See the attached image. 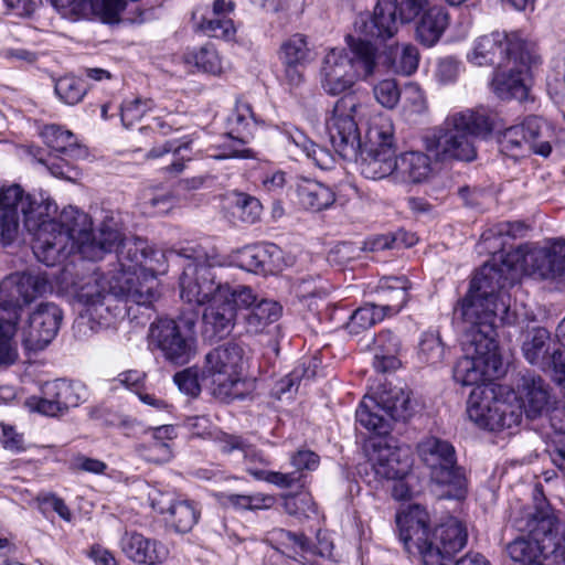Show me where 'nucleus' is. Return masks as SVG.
Masks as SVG:
<instances>
[{
	"mask_svg": "<svg viewBox=\"0 0 565 565\" xmlns=\"http://www.w3.org/2000/svg\"><path fill=\"white\" fill-rule=\"evenodd\" d=\"M513 266L486 263L473 276L469 290L460 302V313L466 324L463 334L481 335L495 341L497 321L513 323L510 312L511 298L507 289L516 281Z\"/></svg>",
	"mask_w": 565,
	"mask_h": 565,
	"instance_id": "obj_2",
	"label": "nucleus"
},
{
	"mask_svg": "<svg viewBox=\"0 0 565 565\" xmlns=\"http://www.w3.org/2000/svg\"><path fill=\"white\" fill-rule=\"evenodd\" d=\"M385 318L383 309L375 306V302L365 303L358 308L350 317L347 329L352 334H359Z\"/></svg>",
	"mask_w": 565,
	"mask_h": 565,
	"instance_id": "obj_46",
	"label": "nucleus"
},
{
	"mask_svg": "<svg viewBox=\"0 0 565 565\" xmlns=\"http://www.w3.org/2000/svg\"><path fill=\"white\" fill-rule=\"evenodd\" d=\"M375 99L385 108L393 109L401 100L402 90L395 79H383L373 87Z\"/></svg>",
	"mask_w": 565,
	"mask_h": 565,
	"instance_id": "obj_57",
	"label": "nucleus"
},
{
	"mask_svg": "<svg viewBox=\"0 0 565 565\" xmlns=\"http://www.w3.org/2000/svg\"><path fill=\"white\" fill-rule=\"evenodd\" d=\"M284 509L290 515L309 516L310 512H316L315 503L309 494L286 495L284 498Z\"/></svg>",
	"mask_w": 565,
	"mask_h": 565,
	"instance_id": "obj_60",
	"label": "nucleus"
},
{
	"mask_svg": "<svg viewBox=\"0 0 565 565\" xmlns=\"http://www.w3.org/2000/svg\"><path fill=\"white\" fill-rule=\"evenodd\" d=\"M551 372L553 381L565 386V352L554 350L551 355H547L545 361L541 364Z\"/></svg>",
	"mask_w": 565,
	"mask_h": 565,
	"instance_id": "obj_64",
	"label": "nucleus"
},
{
	"mask_svg": "<svg viewBox=\"0 0 565 565\" xmlns=\"http://www.w3.org/2000/svg\"><path fill=\"white\" fill-rule=\"evenodd\" d=\"M194 321L191 319H158L150 326L149 339L163 358L175 365H183L194 354Z\"/></svg>",
	"mask_w": 565,
	"mask_h": 565,
	"instance_id": "obj_18",
	"label": "nucleus"
},
{
	"mask_svg": "<svg viewBox=\"0 0 565 565\" xmlns=\"http://www.w3.org/2000/svg\"><path fill=\"white\" fill-rule=\"evenodd\" d=\"M41 397H31L29 405L32 409L46 415L56 416L70 407H77L87 398V390L79 382L55 380L42 386Z\"/></svg>",
	"mask_w": 565,
	"mask_h": 565,
	"instance_id": "obj_21",
	"label": "nucleus"
},
{
	"mask_svg": "<svg viewBox=\"0 0 565 565\" xmlns=\"http://www.w3.org/2000/svg\"><path fill=\"white\" fill-rule=\"evenodd\" d=\"M417 356L420 362L428 365H438L443 362L445 358V345L438 333H423Z\"/></svg>",
	"mask_w": 565,
	"mask_h": 565,
	"instance_id": "obj_49",
	"label": "nucleus"
},
{
	"mask_svg": "<svg viewBox=\"0 0 565 565\" xmlns=\"http://www.w3.org/2000/svg\"><path fill=\"white\" fill-rule=\"evenodd\" d=\"M153 510L164 516L166 522L178 533H188L200 519L196 502L171 491L152 489L148 494Z\"/></svg>",
	"mask_w": 565,
	"mask_h": 565,
	"instance_id": "obj_20",
	"label": "nucleus"
},
{
	"mask_svg": "<svg viewBox=\"0 0 565 565\" xmlns=\"http://www.w3.org/2000/svg\"><path fill=\"white\" fill-rule=\"evenodd\" d=\"M124 554L135 563L154 565L167 556L166 547L137 532H125L120 540Z\"/></svg>",
	"mask_w": 565,
	"mask_h": 565,
	"instance_id": "obj_30",
	"label": "nucleus"
},
{
	"mask_svg": "<svg viewBox=\"0 0 565 565\" xmlns=\"http://www.w3.org/2000/svg\"><path fill=\"white\" fill-rule=\"evenodd\" d=\"M494 122L495 115L484 108L454 113L423 136V147L436 162H471L477 158L473 138L489 136Z\"/></svg>",
	"mask_w": 565,
	"mask_h": 565,
	"instance_id": "obj_6",
	"label": "nucleus"
},
{
	"mask_svg": "<svg viewBox=\"0 0 565 565\" xmlns=\"http://www.w3.org/2000/svg\"><path fill=\"white\" fill-rule=\"evenodd\" d=\"M245 351L237 342L223 343L206 353L201 377L217 399L228 403L243 398L239 390Z\"/></svg>",
	"mask_w": 565,
	"mask_h": 565,
	"instance_id": "obj_10",
	"label": "nucleus"
},
{
	"mask_svg": "<svg viewBox=\"0 0 565 565\" xmlns=\"http://www.w3.org/2000/svg\"><path fill=\"white\" fill-rule=\"evenodd\" d=\"M467 416L479 428L491 431L516 427L522 409L503 398V387L494 384L477 385L467 402Z\"/></svg>",
	"mask_w": 565,
	"mask_h": 565,
	"instance_id": "obj_11",
	"label": "nucleus"
},
{
	"mask_svg": "<svg viewBox=\"0 0 565 565\" xmlns=\"http://www.w3.org/2000/svg\"><path fill=\"white\" fill-rule=\"evenodd\" d=\"M41 136L51 149L49 159L41 162L54 177L72 180L77 174L72 161L86 157V149L77 142L72 131L56 125L45 126Z\"/></svg>",
	"mask_w": 565,
	"mask_h": 565,
	"instance_id": "obj_19",
	"label": "nucleus"
},
{
	"mask_svg": "<svg viewBox=\"0 0 565 565\" xmlns=\"http://www.w3.org/2000/svg\"><path fill=\"white\" fill-rule=\"evenodd\" d=\"M514 66L509 71L495 72L491 82L493 93L503 100L518 99L525 100L529 95V88L525 83V74L534 63L522 65L513 63Z\"/></svg>",
	"mask_w": 565,
	"mask_h": 565,
	"instance_id": "obj_31",
	"label": "nucleus"
},
{
	"mask_svg": "<svg viewBox=\"0 0 565 565\" xmlns=\"http://www.w3.org/2000/svg\"><path fill=\"white\" fill-rule=\"evenodd\" d=\"M365 116L366 105L355 95L348 94L335 102L326 117V130L341 158L349 161L360 158V171L366 179H384L397 167L394 126L387 117L373 118L366 131L365 148L362 149L358 125Z\"/></svg>",
	"mask_w": 565,
	"mask_h": 565,
	"instance_id": "obj_1",
	"label": "nucleus"
},
{
	"mask_svg": "<svg viewBox=\"0 0 565 565\" xmlns=\"http://www.w3.org/2000/svg\"><path fill=\"white\" fill-rule=\"evenodd\" d=\"M282 252L275 244L244 247L237 255V265L250 273L273 274L281 268Z\"/></svg>",
	"mask_w": 565,
	"mask_h": 565,
	"instance_id": "obj_29",
	"label": "nucleus"
},
{
	"mask_svg": "<svg viewBox=\"0 0 565 565\" xmlns=\"http://www.w3.org/2000/svg\"><path fill=\"white\" fill-rule=\"evenodd\" d=\"M396 6L393 0H377L372 15L360 17L355 30L365 38L386 41L398 30Z\"/></svg>",
	"mask_w": 565,
	"mask_h": 565,
	"instance_id": "obj_27",
	"label": "nucleus"
},
{
	"mask_svg": "<svg viewBox=\"0 0 565 565\" xmlns=\"http://www.w3.org/2000/svg\"><path fill=\"white\" fill-rule=\"evenodd\" d=\"M370 461L375 476L385 480H403L412 468L408 449L383 440L373 444Z\"/></svg>",
	"mask_w": 565,
	"mask_h": 565,
	"instance_id": "obj_24",
	"label": "nucleus"
},
{
	"mask_svg": "<svg viewBox=\"0 0 565 565\" xmlns=\"http://www.w3.org/2000/svg\"><path fill=\"white\" fill-rule=\"evenodd\" d=\"M281 306L273 300L263 299L247 311L243 319L248 333H258L263 329L277 321L281 315Z\"/></svg>",
	"mask_w": 565,
	"mask_h": 565,
	"instance_id": "obj_41",
	"label": "nucleus"
},
{
	"mask_svg": "<svg viewBox=\"0 0 565 565\" xmlns=\"http://www.w3.org/2000/svg\"><path fill=\"white\" fill-rule=\"evenodd\" d=\"M427 521L428 514L419 505L398 513L399 540L408 553H419L424 565H452L454 556L467 544L466 525L456 518H449L430 533Z\"/></svg>",
	"mask_w": 565,
	"mask_h": 565,
	"instance_id": "obj_5",
	"label": "nucleus"
},
{
	"mask_svg": "<svg viewBox=\"0 0 565 565\" xmlns=\"http://www.w3.org/2000/svg\"><path fill=\"white\" fill-rule=\"evenodd\" d=\"M195 65L204 72L217 73L221 70L220 58L214 49L211 46H202L193 53Z\"/></svg>",
	"mask_w": 565,
	"mask_h": 565,
	"instance_id": "obj_63",
	"label": "nucleus"
},
{
	"mask_svg": "<svg viewBox=\"0 0 565 565\" xmlns=\"http://www.w3.org/2000/svg\"><path fill=\"white\" fill-rule=\"evenodd\" d=\"M512 404H516L529 418H535L546 412L552 403L550 385L539 375L524 374L516 384L515 392H509Z\"/></svg>",
	"mask_w": 565,
	"mask_h": 565,
	"instance_id": "obj_23",
	"label": "nucleus"
},
{
	"mask_svg": "<svg viewBox=\"0 0 565 565\" xmlns=\"http://www.w3.org/2000/svg\"><path fill=\"white\" fill-rule=\"evenodd\" d=\"M422 462L429 469L431 480L445 487V498L463 500L467 495V478L457 465L455 447L435 436L425 437L417 445Z\"/></svg>",
	"mask_w": 565,
	"mask_h": 565,
	"instance_id": "obj_12",
	"label": "nucleus"
},
{
	"mask_svg": "<svg viewBox=\"0 0 565 565\" xmlns=\"http://www.w3.org/2000/svg\"><path fill=\"white\" fill-rule=\"evenodd\" d=\"M292 290L300 300L326 297L327 291L318 276H308L298 279Z\"/></svg>",
	"mask_w": 565,
	"mask_h": 565,
	"instance_id": "obj_58",
	"label": "nucleus"
},
{
	"mask_svg": "<svg viewBox=\"0 0 565 565\" xmlns=\"http://www.w3.org/2000/svg\"><path fill=\"white\" fill-rule=\"evenodd\" d=\"M522 230L520 223L501 222L487 228L481 235V243L489 253H495L503 248V237H515Z\"/></svg>",
	"mask_w": 565,
	"mask_h": 565,
	"instance_id": "obj_48",
	"label": "nucleus"
},
{
	"mask_svg": "<svg viewBox=\"0 0 565 565\" xmlns=\"http://www.w3.org/2000/svg\"><path fill=\"white\" fill-rule=\"evenodd\" d=\"M550 344V332L545 328H535L525 337L522 344L523 355L531 364L541 365L547 358Z\"/></svg>",
	"mask_w": 565,
	"mask_h": 565,
	"instance_id": "obj_44",
	"label": "nucleus"
},
{
	"mask_svg": "<svg viewBox=\"0 0 565 565\" xmlns=\"http://www.w3.org/2000/svg\"><path fill=\"white\" fill-rule=\"evenodd\" d=\"M411 414L408 393L384 384L372 395L364 396L355 416L361 426L381 435L388 433L391 420H406Z\"/></svg>",
	"mask_w": 565,
	"mask_h": 565,
	"instance_id": "obj_15",
	"label": "nucleus"
},
{
	"mask_svg": "<svg viewBox=\"0 0 565 565\" xmlns=\"http://www.w3.org/2000/svg\"><path fill=\"white\" fill-rule=\"evenodd\" d=\"M526 269L544 279L565 276V239L531 248L523 256Z\"/></svg>",
	"mask_w": 565,
	"mask_h": 565,
	"instance_id": "obj_26",
	"label": "nucleus"
},
{
	"mask_svg": "<svg viewBox=\"0 0 565 565\" xmlns=\"http://www.w3.org/2000/svg\"><path fill=\"white\" fill-rule=\"evenodd\" d=\"M310 49L306 36L294 34L282 42L279 58L282 64L306 65L309 62Z\"/></svg>",
	"mask_w": 565,
	"mask_h": 565,
	"instance_id": "obj_47",
	"label": "nucleus"
},
{
	"mask_svg": "<svg viewBox=\"0 0 565 565\" xmlns=\"http://www.w3.org/2000/svg\"><path fill=\"white\" fill-rule=\"evenodd\" d=\"M463 356L454 366V379L462 385H477L502 373L497 341L481 335L462 334Z\"/></svg>",
	"mask_w": 565,
	"mask_h": 565,
	"instance_id": "obj_16",
	"label": "nucleus"
},
{
	"mask_svg": "<svg viewBox=\"0 0 565 565\" xmlns=\"http://www.w3.org/2000/svg\"><path fill=\"white\" fill-rule=\"evenodd\" d=\"M235 209L238 217L247 224L257 222L263 211L260 201L245 193L236 194Z\"/></svg>",
	"mask_w": 565,
	"mask_h": 565,
	"instance_id": "obj_56",
	"label": "nucleus"
},
{
	"mask_svg": "<svg viewBox=\"0 0 565 565\" xmlns=\"http://www.w3.org/2000/svg\"><path fill=\"white\" fill-rule=\"evenodd\" d=\"M51 288L47 278L41 274L14 273L0 282V365H11L18 359L13 342L20 319L21 303H30Z\"/></svg>",
	"mask_w": 565,
	"mask_h": 565,
	"instance_id": "obj_8",
	"label": "nucleus"
},
{
	"mask_svg": "<svg viewBox=\"0 0 565 565\" xmlns=\"http://www.w3.org/2000/svg\"><path fill=\"white\" fill-rule=\"evenodd\" d=\"M63 319L62 310L53 302L40 303L30 315L22 330V342L28 350H43L56 337Z\"/></svg>",
	"mask_w": 565,
	"mask_h": 565,
	"instance_id": "obj_22",
	"label": "nucleus"
},
{
	"mask_svg": "<svg viewBox=\"0 0 565 565\" xmlns=\"http://www.w3.org/2000/svg\"><path fill=\"white\" fill-rule=\"evenodd\" d=\"M419 53L416 46L405 44L402 46L401 52H396L394 60L395 72L403 75H412L418 67Z\"/></svg>",
	"mask_w": 565,
	"mask_h": 565,
	"instance_id": "obj_59",
	"label": "nucleus"
},
{
	"mask_svg": "<svg viewBox=\"0 0 565 565\" xmlns=\"http://www.w3.org/2000/svg\"><path fill=\"white\" fill-rule=\"evenodd\" d=\"M158 106L151 98L137 97L125 100L120 106V118L125 127H130L139 121L147 113L153 111Z\"/></svg>",
	"mask_w": 565,
	"mask_h": 565,
	"instance_id": "obj_52",
	"label": "nucleus"
},
{
	"mask_svg": "<svg viewBox=\"0 0 565 565\" xmlns=\"http://www.w3.org/2000/svg\"><path fill=\"white\" fill-rule=\"evenodd\" d=\"M247 472L256 480H264L281 489L301 486L303 475L299 471L279 472L248 466Z\"/></svg>",
	"mask_w": 565,
	"mask_h": 565,
	"instance_id": "obj_50",
	"label": "nucleus"
},
{
	"mask_svg": "<svg viewBox=\"0 0 565 565\" xmlns=\"http://www.w3.org/2000/svg\"><path fill=\"white\" fill-rule=\"evenodd\" d=\"M54 90L62 102L75 105L83 99L87 89L83 79L66 75L56 81Z\"/></svg>",
	"mask_w": 565,
	"mask_h": 565,
	"instance_id": "obj_51",
	"label": "nucleus"
},
{
	"mask_svg": "<svg viewBox=\"0 0 565 565\" xmlns=\"http://www.w3.org/2000/svg\"><path fill=\"white\" fill-rule=\"evenodd\" d=\"M553 524L554 514L544 500L534 508L522 510L520 516L514 520V526L526 535L519 536L507 544L505 551L511 561L520 565H529L543 558L545 547L543 535L552 529Z\"/></svg>",
	"mask_w": 565,
	"mask_h": 565,
	"instance_id": "obj_14",
	"label": "nucleus"
},
{
	"mask_svg": "<svg viewBox=\"0 0 565 565\" xmlns=\"http://www.w3.org/2000/svg\"><path fill=\"white\" fill-rule=\"evenodd\" d=\"M220 449L224 454H236L237 459H243L246 469L248 466L258 468L257 465L267 466L269 463L262 451L239 436L223 434L220 438Z\"/></svg>",
	"mask_w": 565,
	"mask_h": 565,
	"instance_id": "obj_40",
	"label": "nucleus"
},
{
	"mask_svg": "<svg viewBox=\"0 0 565 565\" xmlns=\"http://www.w3.org/2000/svg\"><path fill=\"white\" fill-rule=\"evenodd\" d=\"M20 217L0 210V243L3 246L12 244L19 236Z\"/></svg>",
	"mask_w": 565,
	"mask_h": 565,
	"instance_id": "obj_61",
	"label": "nucleus"
},
{
	"mask_svg": "<svg viewBox=\"0 0 565 565\" xmlns=\"http://www.w3.org/2000/svg\"><path fill=\"white\" fill-rule=\"evenodd\" d=\"M286 138V149L292 156H305L311 159L321 169H329L332 158L326 149L311 141L303 131L297 127L286 128L282 132Z\"/></svg>",
	"mask_w": 565,
	"mask_h": 565,
	"instance_id": "obj_35",
	"label": "nucleus"
},
{
	"mask_svg": "<svg viewBox=\"0 0 565 565\" xmlns=\"http://www.w3.org/2000/svg\"><path fill=\"white\" fill-rule=\"evenodd\" d=\"M169 255H177L192 260L180 277L181 298L195 306H203L212 299H220L224 282L216 281L214 267L224 265V260L214 249L207 252L201 245L188 244L179 248H171Z\"/></svg>",
	"mask_w": 565,
	"mask_h": 565,
	"instance_id": "obj_9",
	"label": "nucleus"
},
{
	"mask_svg": "<svg viewBox=\"0 0 565 565\" xmlns=\"http://www.w3.org/2000/svg\"><path fill=\"white\" fill-rule=\"evenodd\" d=\"M409 287L405 276L382 278L375 290V306L383 309L385 317L398 313L407 301Z\"/></svg>",
	"mask_w": 565,
	"mask_h": 565,
	"instance_id": "obj_33",
	"label": "nucleus"
},
{
	"mask_svg": "<svg viewBox=\"0 0 565 565\" xmlns=\"http://www.w3.org/2000/svg\"><path fill=\"white\" fill-rule=\"evenodd\" d=\"M145 287V290L134 288L130 273L93 271L73 281L70 292L83 307L84 315L100 326L109 327L126 317L129 302L149 306L156 300L153 286Z\"/></svg>",
	"mask_w": 565,
	"mask_h": 565,
	"instance_id": "obj_3",
	"label": "nucleus"
},
{
	"mask_svg": "<svg viewBox=\"0 0 565 565\" xmlns=\"http://www.w3.org/2000/svg\"><path fill=\"white\" fill-rule=\"evenodd\" d=\"M262 124L263 121L257 118L247 102L237 100L235 108L227 118L228 135L242 146L249 141L254 128Z\"/></svg>",
	"mask_w": 565,
	"mask_h": 565,
	"instance_id": "obj_38",
	"label": "nucleus"
},
{
	"mask_svg": "<svg viewBox=\"0 0 565 565\" xmlns=\"http://www.w3.org/2000/svg\"><path fill=\"white\" fill-rule=\"evenodd\" d=\"M55 235L66 236V242H61V248L54 246V254L46 257V266H54L74 253L89 260L100 259L105 254L116 252L126 238L119 214L107 213L98 228L93 231L88 214L74 206L61 212L60 228Z\"/></svg>",
	"mask_w": 565,
	"mask_h": 565,
	"instance_id": "obj_4",
	"label": "nucleus"
},
{
	"mask_svg": "<svg viewBox=\"0 0 565 565\" xmlns=\"http://www.w3.org/2000/svg\"><path fill=\"white\" fill-rule=\"evenodd\" d=\"M543 561L546 565H565V522L554 516V524L543 535Z\"/></svg>",
	"mask_w": 565,
	"mask_h": 565,
	"instance_id": "obj_42",
	"label": "nucleus"
},
{
	"mask_svg": "<svg viewBox=\"0 0 565 565\" xmlns=\"http://www.w3.org/2000/svg\"><path fill=\"white\" fill-rule=\"evenodd\" d=\"M468 60L478 66L502 67L509 63H537L535 45L518 32L494 31L478 38Z\"/></svg>",
	"mask_w": 565,
	"mask_h": 565,
	"instance_id": "obj_13",
	"label": "nucleus"
},
{
	"mask_svg": "<svg viewBox=\"0 0 565 565\" xmlns=\"http://www.w3.org/2000/svg\"><path fill=\"white\" fill-rule=\"evenodd\" d=\"M119 269L111 274L130 273L134 277V288L143 286H153L156 299L159 294L157 290V275L164 274L167 270V255L162 252L150 248L147 242L140 238H125L122 244L116 250ZM145 290L146 287H142Z\"/></svg>",
	"mask_w": 565,
	"mask_h": 565,
	"instance_id": "obj_17",
	"label": "nucleus"
},
{
	"mask_svg": "<svg viewBox=\"0 0 565 565\" xmlns=\"http://www.w3.org/2000/svg\"><path fill=\"white\" fill-rule=\"evenodd\" d=\"M200 28L210 38L227 41L234 39L236 33L233 21L224 15H214L211 19H206L201 23Z\"/></svg>",
	"mask_w": 565,
	"mask_h": 565,
	"instance_id": "obj_55",
	"label": "nucleus"
},
{
	"mask_svg": "<svg viewBox=\"0 0 565 565\" xmlns=\"http://www.w3.org/2000/svg\"><path fill=\"white\" fill-rule=\"evenodd\" d=\"M403 113L407 117L422 115L427 110V100L423 89L415 83H409L402 92Z\"/></svg>",
	"mask_w": 565,
	"mask_h": 565,
	"instance_id": "obj_53",
	"label": "nucleus"
},
{
	"mask_svg": "<svg viewBox=\"0 0 565 565\" xmlns=\"http://www.w3.org/2000/svg\"><path fill=\"white\" fill-rule=\"evenodd\" d=\"M0 210L23 216L24 228L34 237L33 252L36 258L46 264L47 255L54 254V246L61 248L66 236L55 234L60 228V218L51 216L57 211L54 201L46 198L35 199L24 192L19 184L0 188Z\"/></svg>",
	"mask_w": 565,
	"mask_h": 565,
	"instance_id": "obj_7",
	"label": "nucleus"
},
{
	"mask_svg": "<svg viewBox=\"0 0 565 565\" xmlns=\"http://www.w3.org/2000/svg\"><path fill=\"white\" fill-rule=\"evenodd\" d=\"M68 6H53L62 17L68 19L96 18L104 23L119 21L126 7L125 0H68Z\"/></svg>",
	"mask_w": 565,
	"mask_h": 565,
	"instance_id": "obj_28",
	"label": "nucleus"
},
{
	"mask_svg": "<svg viewBox=\"0 0 565 565\" xmlns=\"http://www.w3.org/2000/svg\"><path fill=\"white\" fill-rule=\"evenodd\" d=\"M347 43L345 55L358 79L366 81L372 77L377 67V49L370 41L353 35L347 36Z\"/></svg>",
	"mask_w": 565,
	"mask_h": 565,
	"instance_id": "obj_34",
	"label": "nucleus"
},
{
	"mask_svg": "<svg viewBox=\"0 0 565 565\" xmlns=\"http://www.w3.org/2000/svg\"><path fill=\"white\" fill-rule=\"evenodd\" d=\"M297 196L299 204L313 212L329 209L335 201L334 191L318 181L302 180L297 185Z\"/></svg>",
	"mask_w": 565,
	"mask_h": 565,
	"instance_id": "obj_37",
	"label": "nucleus"
},
{
	"mask_svg": "<svg viewBox=\"0 0 565 565\" xmlns=\"http://www.w3.org/2000/svg\"><path fill=\"white\" fill-rule=\"evenodd\" d=\"M358 81L352 65L345 55V49H332L323 58L321 86L331 96L350 89Z\"/></svg>",
	"mask_w": 565,
	"mask_h": 565,
	"instance_id": "obj_25",
	"label": "nucleus"
},
{
	"mask_svg": "<svg viewBox=\"0 0 565 565\" xmlns=\"http://www.w3.org/2000/svg\"><path fill=\"white\" fill-rule=\"evenodd\" d=\"M160 115H157L153 120L157 131L162 136H168L173 131H178L182 128L181 116L178 113L168 110L167 108H160Z\"/></svg>",
	"mask_w": 565,
	"mask_h": 565,
	"instance_id": "obj_62",
	"label": "nucleus"
},
{
	"mask_svg": "<svg viewBox=\"0 0 565 565\" xmlns=\"http://www.w3.org/2000/svg\"><path fill=\"white\" fill-rule=\"evenodd\" d=\"M449 24V14L444 7L434 6L424 11L417 26L416 39L427 47L434 46Z\"/></svg>",
	"mask_w": 565,
	"mask_h": 565,
	"instance_id": "obj_36",
	"label": "nucleus"
},
{
	"mask_svg": "<svg viewBox=\"0 0 565 565\" xmlns=\"http://www.w3.org/2000/svg\"><path fill=\"white\" fill-rule=\"evenodd\" d=\"M203 312L205 333L224 338L231 333L235 326L237 312L234 305L225 298L212 299Z\"/></svg>",
	"mask_w": 565,
	"mask_h": 565,
	"instance_id": "obj_32",
	"label": "nucleus"
},
{
	"mask_svg": "<svg viewBox=\"0 0 565 565\" xmlns=\"http://www.w3.org/2000/svg\"><path fill=\"white\" fill-rule=\"evenodd\" d=\"M522 124L525 134V143L529 149L537 154L547 157L552 151V147L550 141L544 139L545 135L548 134L546 122L541 117L529 116Z\"/></svg>",
	"mask_w": 565,
	"mask_h": 565,
	"instance_id": "obj_43",
	"label": "nucleus"
},
{
	"mask_svg": "<svg viewBox=\"0 0 565 565\" xmlns=\"http://www.w3.org/2000/svg\"><path fill=\"white\" fill-rule=\"evenodd\" d=\"M192 143H193V140H188V141H183V142L179 143L178 146H175L174 141L168 140L164 143H162L161 146L153 147L147 153L146 157L148 159H157V158H160L169 152H172L175 159L171 164L164 167V170L172 174H179L184 170L185 161L191 160V157H188V158L183 157L182 152L184 150H191Z\"/></svg>",
	"mask_w": 565,
	"mask_h": 565,
	"instance_id": "obj_45",
	"label": "nucleus"
},
{
	"mask_svg": "<svg viewBox=\"0 0 565 565\" xmlns=\"http://www.w3.org/2000/svg\"><path fill=\"white\" fill-rule=\"evenodd\" d=\"M431 160L427 151H407L397 159L396 172L409 182L420 183L431 173Z\"/></svg>",
	"mask_w": 565,
	"mask_h": 565,
	"instance_id": "obj_39",
	"label": "nucleus"
},
{
	"mask_svg": "<svg viewBox=\"0 0 565 565\" xmlns=\"http://www.w3.org/2000/svg\"><path fill=\"white\" fill-rule=\"evenodd\" d=\"M223 289L226 291L221 294V298L223 297L227 301H231L236 311L241 308L249 311L250 308L257 303V296L250 287L242 285L231 286L228 282H224Z\"/></svg>",
	"mask_w": 565,
	"mask_h": 565,
	"instance_id": "obj_54",
	"label": "nucleus"
}]
</instances>
